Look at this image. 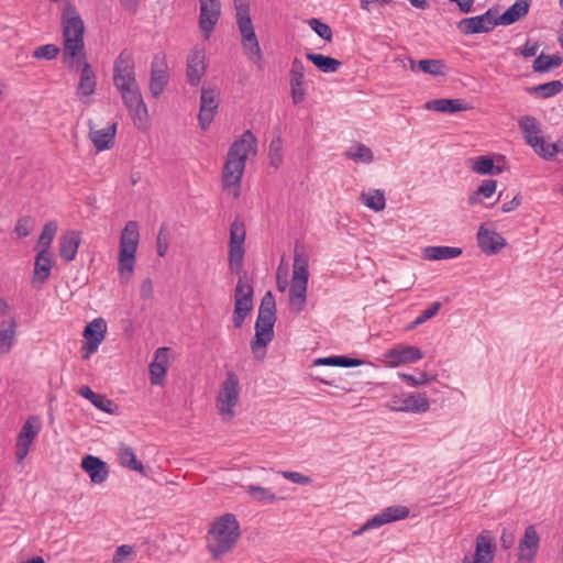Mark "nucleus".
Listing matches in <instances>:
<instances>
[{"label": "nucleus", "mask_w": 563, "mask_h": 563, "mask_svg": "<svg viewBox=\"0 0 563 563\" xmlns=\"http://www.w3.org/2000/svg\"><path fill=\"white\" fill-rule=\"evenodd\" d=\"M63 24V63L74 70L81 65L80 80L77 91L84 96H91L97 86L96 74L90 64L86 62L85 24L76 8L68 4L62 15Z\"/></svg>", "instance_id": "nucleus-1"}, {"label": "nucleus", "mask_w": 563, "mask_h": 563, "mask_svg": "<svg viewBox=\"0 0 563 563\" xmlns=\"http://www.w3.org/2000/svg\"><path fill=\"white\" fill-rule=\"evenodd\" d=\"M256 146L257 140L250 130L232 143L222 172V184L225 189L240 187L246 158L249 154L256 153Z\"/></svg>", "instance_id": "nucleus-2"}, {"label": "nucleus", "mask_w": 563, "mask_h": 563, "mask_svg": "<svg viewBox=\"0 0 563 563\" xmlns=\"http://www.w3.org/2000/svg\"><path fill=\"white\" fill-rule=\"evenodd\" d=\"M240 538V525L232 514L216 518L208 530L207 549L212 559L218 560L230 552Z\"/></svg>", "instance_id": "nucleus-3"}, {"label": "nucleus", "mask_w": 563, "mask_h": 563, "mask_svg": "<svg viewBox=\"0 0 563 563\" xmlns=\"http://www.w3.org/2000/svg\"><path fill=\"white\" fill-rule=\"evenodd\" d=\"M276 322V301L272 291H267L258 308L255 322V336L251 341V350L256 358H263L265 352L258 355V350L265 349L274 339V324Z\"/></svg>", "instance_id": "nucleus-4"}, {"label": "nucleus", "mask_w": 563, "mask_h": 563, "mask_svg": "<svg viewBox=\"0 0 563 563\" xmlns=\"http://www.w3.org/2000/svg\"><path fill=\"white\" fill-rule=\"evenodd\" d=\"M139 240V223L128 221L121 231L119 244L118 269L122 283H128L133 274Z\"/></svg>", "instance_id": "nucleus-5"}, {"label": "nucleus", "mask_w": 563, "mask_h": 563, "mask_svg": "<svg viewBox=\"0 0 563 563\" xmlns=\"http://www.w3.org/2000/svg\"><path fill=\"white\" fill-rule=\"evenodd\" d=\"M234 8L236 10V24L241 33V42L245 54L253 62H260L263 58V54L250 15V5L245 0H234Z\"/></svg>", "instance_id": "nucleus-6"}, {"label": "nucleus", "mask_w": 563, "mask_h": 563, "mask_svg": "<svg viewBox=\"0 0 563 563\" xmlns=\"http://www.w3.org/2000/svg\"><path fill=\"white\" fill-rule=\"evenodd\" d=\"M518 126L522 136L528 145L544 159H552L555 156V145H547V142L542 136H539L541 132L540 122L531 115H523L518 121Z\"/></svg>", "instance_id": "nucleus-7"}, {"label": "nucleus", "mask_w": 563, "mask_h": 563, "mask_svg": "<svg viewBox=\"0 0 563 563\" xmlns=\"http://www.w3.org/2000/svg\"><path fill=\"white\" fill-rule=\"evenodd\" d=\"M240 398V383L236 374L232 371L227 372L225 379L221 384L218 397L217 408L223 420H231L234 416L233 408L238 405Z\"/></svg>", "instance_id": "nucleus-8"}, {"label": "nucleus", "mask_w": 563, "mask_h": 563, "mask_svg": "<svg viewBox=\"0 0 563 563\" xmlns=\"http://www.w3.org/2000/svg\"><path fill=\"white\" fill-rule=\"evenodd\" d=\"M115 88L119 90L122 101L133 121H145L148 115L147 108L143 100L137 81Z\"/></svg>", "instance_id": "nucleus-9"}, {"label": "nucleus", "mask_w": 563, "mask_h": 563, "mask_svg": "<svg viewBox=\"0 0 563 563\" xmlns=\"http://www.w3.org/2000/svg\"><path fill=\"white\" fill-rule=\"evenodd\" d=\"M41 431V420L37 416H30L22 426L15 442V459L23 464L30 448Z\"/></svg>", "instance_id": "nucleus-10"}, {"label": "nucleus", "mask_w": 563, "mask_h": 563, "mask_svg": "<svg viewBox=\"0 0 563 563\" xmlns=\"http://www.w3.org/2000/svg\"><path fill=\"white\" fill-rule=\"evenodd\" d=\"M496 11L488 9L484 14L464 18L456 24L457 30L464 35L488 33L499 25Z\"/></svg>", "instance_id": "nucleus-11"}, {"label": "nucleus", "mask_w": 563, "mask_h": 563, "mask_svg": "<svg viewBox=\"0 0 563 563\" xmlns=\"http://www.w3.org/2000/svg\"><path fill=\"white\" fill-rule=\"evenodd\" d=\"M219 91L214 87L201 88L200 109L198 114L199 126L201 130H207L214 119L219 108Z\"/></svg>", "instance_id": "nucleus-12"}, {"label": "nucleus", "mask_w": 563, "mask_h": 563, "mask_svg": "<svg viewBox=\"0 0 563 563\" xmlns=\"http://www.w3.org/2000/svg\"><path fill=\"white\" fill-rule=\"evenodd\" d=\"M135 81L133 55L129 51L123 49L113 63V85L114 87H119Z\"/></svg>", "instance_id": "nucleus-13"}, {"label": "nucleus", "mask_w": 563, "mask_h": 563, "mask_svg": "<svg viewBox=\"0 0 563 563\" xmlns=\"http://www.w3.org/2000/svg\"><path fill=\"white\" fill-rule=\"evenodd\" d=\"M408 516L409 509L405 506L387 507L380 514L368 519L358 530H355L353 536H360L367 530L379 528L393 521L406 519Z\"/></svg>", "instance_id": "nucleus-14"}, {"label": "nucleus", "mask_w": 563, "mask_h": 563, "mask_svg": "<svg viewBox=\"0 0 563 563\" xmlns=\"http://www.w3.org/2000/svg\"><path fill=\"white\" fill-rule=\"evenodd\" d=\"M492 224L482 223L477 231V244L482 252L487 255L499 253L506 245V239L496 232Z\"/></svg>", "instance_id": "nucleus-15"}, {"label": "nucleus", "mask_w": 563, "mask_h": 563, "mask_svg": "<svg viewBox=\"0 0 563 563\" xmlns=\"http://www.w3.org/2000/svg\"><path fill=\"white\" fill-rule=\"evenodd\" d=\"M496 544L490 532L483 530L475 542V553L473 560L470 555H465L462 563H492L495 558Z\"/></svg>", "instance_id": "nucleus-16"}, {"label": "nucleus", "mask_w": 563, "mask_h": 563, "mask_svg": "<svg viewBox=\"0 0 563 563\" xmlns=\"http://www.w3.org/2000/svg\"><path fill=\"white\" fill-rule=\"evenodd\" d=\"M199 27L205 38H209L221 14L219 0H199Z\"/></svg>", "instance_id": "nucleus-17"}, {"label": "nucleus", "mask_w": 563, "mask_h": 563, "mask_svg": "<svg viewBox=\"0 0 563 563\" xmlns=\"http://www.w3.org/2000/svg\"><path fill=\"white\" fill-rule=\"evenodd\" d=\"M168 79L169 75L165 56L157 54L154 56L151 64L150 90L154 98L162 95L168 84Z\"/></svg>", "instance_id": "nucleus-18"}, {"label": "nucleus", "mask_w": 563, "mask_h": 563, "mask_svg": "<svg viewBox=\"0 0 563 563\" xmlns=\"http://www.w3.org/2000/svg\"><path fill=\"white\" fill-rule=\"evenodd\" d=\"M206 53L202 48L195 47L187 56L186 76L190 86H198L206 73Z\"/></svg>", "instance_id": "nucleus-19"}, {"label": "nucleus", "mask_w": 563, "mask_h": 563, "mask_svg": "<svg viewBox=\"0 0 563 563\" xmlns=\"http://www.w3.org/2000/svg\"><path fill=\"white\" fill-rule=\"evenodd\" d=\"M290 95L294 104H299L305 100V65L299 58H294L289 70Z\"/></svg>", "instance_id": "nucleus-20"}, {"label": "nucleus", "mask_w": 563, "mask_h": 563, "mask_svg": "<svg viewBox=\"0 0 563 563\" xmlns=\"http://www.w3.org/2000/svg\"><path fill=\"white\" fill-rule=\"evenodd\" d=\"M423 356L422 351L413 345H397L386 352V358L393 367L415 363Z\"/></svg>", "instance_id": "nucleus-21"}, {"label": "nucleus", "mask_w": 563, "mask_h": 563, "mask_svg": "<svg viewBox=\"0 0 563 563\" xmlns=\"http://www.w3.org/2000/svg\"><path fill=\"white\" fill-rule=\"evenodd\" d=\"M118 123H113L104 129H95L92 122H89V139L98 152L109 150L114 144Z\"/></svg>", "instance_id": "nucleus-22"}, {"label": "nucleus", "mask_w": 563, "mask_h": 563, "mask_svg": "<svg viewBox=\"0 0 563 563\" xmlns=\"http://www.w3.org/2000/svg\"><path fill=\"white\" fill-rule=\"evenodd\" d=\"M80 466L88 473L93 484H102L108 478L109 471L107 463L95 455H86L81 460Z\"/></svg>", "instance_id": "nucleus-23"}, {"label": "nucleus", "mask_w": 563, "mask_h": 563, "mask_svg": "<svg viewBox=\"0 0 563 563\" xmlns=\"http://www.w3.org/2000/svg\"><path fill=\"white\" fill-rule=\"evenodd\" d=\"M81 243V233L77 230H68L59 238V256L65 262L75 260L78 247Z\"/></svg>", "instance_id": "nucleus-24"}, {"label": "nucleus", "mask_w": 563, "mask_h": 563, "mask_svg": "<svg viewBox=\"0 0 563 563\" xmlns=\"http://www.w3.org/2000/svg\"><path fill=\"white\" fill-rule=\"evenodd\" d=\"M107 323L102 318H97L88 323L84 330L89 352H95L104 339Z\"/></svg>", "instance_id": "nucleus-25"}, {"label": "nucleus", "mask_w": 563, "mask_h": 563, "mask_svg": "<svg viewBox=\"0 0 563 563\" xmlns=\"http://www.w3.org/2000/svg\"><path fill=\"white\" fill-rule=\"evenodd\" d=\"M540 537L534 526L526 528L522 539L519 542V559L532 561L537 554Z\"/></svg>", "instance_id": "nucleus-26"}, {"label": "nucleus", "mask_w": 563, "mask_h": 563, "mask_svg": "<svg viewBox=\"0 0 563 563\" xmlns=\"http://www.w3.org/2000/svg\"><path fill=\"white\" fill-rule=\"evenodd\" d=\"M51 269L52 258L49 252H46V250H41L35 257L34 272L32 278L33 286L43 285L49 277Z\"/></svg>", "instance_id": "nucleus-27"}, {"label": "nucleus", "mask_w": 563, "mask_h": 563, "mask_svg": "<svg viewBox=\"0 0 563 563\" xmlns=\"http://www.w3.org/2000/svg\"><path fill=\"white\" fill-rule=\"evenodd\" d=\"M531 0H516L503 14L497 16L499 25H510L521 20L529 12Z\"/></svg>", "instance_id": "nucleus-28"}, {"label": "nucleus", "mask_w": 563, "mask_h": 563, "mask_svg": "<svg viewBox=\"0 0 563 563\" xmlns=\"http://www.w3.org/2000/svg\"><path fill=\"white\" fill-rule=\"evenodd\" d=\"M307 283L291 282L289 288V310L299 314L307 301Z\"/></svg>", "instance_id": "nucleus-29"}, {"label": "nucleus", "mask_w": 563, "mask_h": 563, "mask_svg": "<svg viewBox=\"0 0 563 563\" xmlns=\"http://www.w3.org/2000/svg\"><path fill=\"white\" fill-rule=\"evenodd\" d=\"M429 407L430 404L426 395L410 394L401 399L400 406H390V409L396 411L426 412Z\"/></svg>", "instance_id": "nucleus-30"}, {"label": "nucleus", "mask_w": 563, "mask_h": 563, "mask_svg": "<svg viewBox=\"0 0 563 563\" xmlns=\"http://www.w3.org/2000/svg\"><path fill=\"white\" fill-rule=\"evenodd\" d=\"M16 322L13 318L0 322V356L8 354L15 341Z\"/></svg>", "instance_id": "nucleus-31"}, {"label": "nucleus", "mask_w": 563, "mask_h": 563, "mask_svg": "<svg viewBox=\"0 0 563 563\" xmlns=\"http://www.w3.org/2000/svg\"><path fill=\"white\" fill-rule=\"evenodd\" d=\"M428 110L437 112H460L471 109V107L462 99H433L426 103Z\"/></svg>", "instance_id": "nucleus-32"}, {"label": "nucleus", "mask_w": 563, "mask_h": 563, "mask_svg": "<svg viewBox=\"0 0 563 563\" xmlns=\"http://www.w3.org/2000/svg\"><path fill=\"white\" fill-rule=\"evenodd\" d=\"M254 288L251 283L240 277L234 289V305L241 303V307L253 308Z\"/></svg>", "instance_id": "nucleus-33"}, {"label": "nucleus", "mask_w": 563, "mask_h": 563, "mask_svg": "<svg viewBox=\"0 0 563 563\" xmlns=\"http://www.w3.org/2000/svg\"><path fill=\"white\" fill-rule=\"evenodd\" d=\"M306 57L323 73H335L342 65L339 59L322 54L307 53Z\"/></svg>", "instance_id": "nucleus-34"}, {"label": "nucleus", "mask_w": 563, "mask_h": 563, "mask_svg": "<svg viewBox=\"0 0 563 563\" xmlns=\"http://www.w3.org/2000/svg\"><path fill=\"white\" fill-rule=\"evenodd\" d=\"M461 254L462 249L454 246H428L424 249V257L430 261L455 258Z\"/></svg>", "instance_id": "nucleus-35"}, {"label": "nucleus", "mask_w": 563, "mask_h": 563, "mask_svg": "<svg viewBox=\"0 0 563 563\" xmlns=\"http://www.w3.org/2000/svg\"><path fill=\"white\" fill-rule=\"evenodd\" d=\"M119 460L122 466L139 472L144 476L147 475L145 466L140 461L136 460L135 453L130 446L121 444Z\"/></svg>", "instance_id": "nucleus-36"}, {"label": "nucleus", "mask_w": 563, "mask_h": 563, "mask_svg": "<svg viewBox=\"0 0 563 563\" xmlns=\"http://www.w3.org/2000/svg\"><path fill=\"white\" fill-rule=\"evenodd\" d=\"M360 199L367 208L376 212L383 211L386 207L385 194L380 189L362 192Z\"/></svg>", "instance_id": "nucleus-37"}, {"label": "nucleus", "mask_w": 563, "mask_h": 563, "mask_svg": "<svg viewBox=\"0 0 563 563\" xmlns=\"http://www.w3.org/2000/svg\"><path fill=\"white\" fill-rule=\"evenodd\" d=\"M471 169L478 175H499L503 172L499 166H495L492 157L485 155L476 157Z\"/></svg>", "instance_id": "nucleus-38"}, {"label": "nucleus", "mask_w": 563, "mask_h": 563, "mask_svg": "<svg viewBox=\"0 0 563 563\" xmlns=\"http://www.w3.org/2000/svg\"><path fill=\"white\" fill-rule=\"evenodd\" d=\"M563 63L562 57L559 55H545L541 53L532 64V69L536 73H547L552 68L561 66Z\"/></svg>", "instance_id": "nucleus-39"}, {"label": "nucleus", "mask_w": 563, "mask_h": 563, "mask_svg": "<svg viewBox=\"0 0 563 563\" xmlns=\"http://www.w3.org/2000/svg\"><path fill=\"white\" fill-rule=\"evenodd\" d=\"M563 90V82L561 80H552L530 88L528 91L539 98H551Z\"/></svg>", "instance_id": "nucleus-40"}, {"label": "nucleus", "mask_w": 563, "mask_h": 563, "mask_svg": "<svg viewBox=\"0 0 563 563\" xmlns=\"http://www.w3.org/2000/svg\"><path fill=\"white\" fill-rule=\"evenodd\" d=\"M497 188V181L494 179H486L478 186V188L468 196V205L474 206L481 201V198H489L493 196Z\"/></svg>", "instance_id": "nucleus-41"}, {"label": "nucleus", "mask_w": 563, "mask_h": 563, "mask_svg": "<svg viewBox=\"0 0 563 563\" xmlns=\"http://www.w3.org/2000/svg\"><path fill=\"white\" fill-rule=\"evenodd\" d=\"M421 71L432 76H444L446 66L441 59H421L418 63Z\"/></svg>", "instance_id": "nucleus-42"}, {"label": "nucleus", "mask_w": 563, "mask_h": 563, "mask_svg": "<svg viewBox=\"0 0 563 563\" xmlns=\"http://www.w3.org/2000/svg\"><path fill=\"white\" fill-rule=\"evenodd\" d=\"M56 232L57 223L55 221H48L45 223L37 241V245L41 247V250H46V252H48Z\"/></svg>", "instance_id": "nucleus-43"}, {"label": "nucleus", "mask_w": 563, "mask_h": 563, "mask_svg": "<svg viewBox=\"0 0 563 563\" xmlns=\"http://www.w3.org/2000/svg\"><path fill=\"white\" fill-rule=\"evenodd\" d=\"M244 246L229 245V266L233 273L240 274L243 269Z\"/></svg>", "instance_id": "nucleus-44"}, {"label": "nucleus", "mask_w": 563, "mask_h": 563, "mask_svg": "<svg viewBox=\"0 0 563 563\" xmlns=\"http://www.w3.org/2000/svg\"><path fill=\"white\" fill-rule=\"evenodd\" d=\"M345 156L357 163H372L374 159L373 152L369 147L364 144H356L355 151H347Z\"/></svg>", "instance_id": "nucleus-45"}, {"label": "nucleus", "mask_w": 563, "mask_h": 563, "mask_svg": "<svg viewBox=\"0 0 563 563\" xmlns=\"http://www.w3.org/2000/svg\"><path fill=\"white\" fill-rule=\"evenodd\" d=\"M245 236H246V231H245L244 223L241 220L235 219L230 225V243H229V245L244 246Z\"/></svg>", "instance_id": "nucleus-46"}, {"label": "nucleus", "mask_w": 563, "mask_h": 563, "mask_svg": "<svg viewBox=\"0 0 563 563\" xmlns=\"http://www.w3.org/2000/svg\"><path fill=\"white\" fill-rule=\"evenodd\" d=\"M271 166L278 168L283 163V141L280 136L272 140L268 150Z\"/></svg>", "instance_id": "nucleus-47"}, {"label": "nucleus", "mask_w": 563, "mask_h": 563, "mask_svg": "<svg viewBox=\"0 0 563 563\" xmlns=\"http://www.w3.org/2000/svg\"><path fill=\"white\" fill-rule=\"evenodd\" d=\"M249 495L256 501H275L277 500V497L275 494L271 493L269 489L256 486V485H250L247 487Z\"/></svg>", "instance_id": "nucleus-48"}, {"label": "nucleus", "mask_w": 563, "mask_h": 563, "mask_svg": "<svg viewBox=\"0 0 563 563\" xmlns=\"http://www.w3.org/2000/svg\"><path fill=\"white\" fill-rule=\"evenodd\" d=\"M59 54V47L55 44H45L34 49L33 57L37 59L52 60Z\"/></svg>", "instance_id": "nucleus-49"}, {"label": "nucleus", "mask_w": 563, "mask_h": 563, "mask_svg": "<svg viewBox=\"0 0 563 563\" xmlns=\"http://www.w3.org/2000/svg\"><path fill=\"white\" fill-rule=\"evenodd\" d=\"M309 26L324 41L331 42L332 41V31L331 27L323 23L321 20L317 18H311L308 21Z\"/></svg>", "instance_id": "nucleus-50"}, {"label": "nucleus", "mask_w": 563, "mask_h": 563, "mask_svg": "<svg viewBox=\"0 0 563 563\" xmlns=\"http://www.w3.org/2000/svg\"><path fill=\"white\" fill-rule=\"evenodd\" d=\"M92 405L106 413H114L118 410V405L102 394L92 399Z\"/></svg>", "instance_id": "nucleus-51"}, {"label": "nucleus", "mask_w": 563, "mask_h": 563, "mask_svg": "<svg viewBox=\"0 0 563 563\" xmlns=\"http://www.w3.org/2000/svg\"><path fill=\"white\" fill-rule=\"evenodd\" d=\"M152 385H162L167 372V367L159 363L152 362L148 366Z\"/></svg>", "instance_id": "nucleus-52"}, {"label": "nucleus", "mask_w": 563, "mask_h": 563, "mask_svg": "<svg viewBox=\"0 0 563 563\" xmlns=\"http://www.w3.org/2000/svg\"><path fill=\"white\" fill-rule=\"evenodd\" d=\"M440 308H441V303L440 302H433L429 308L423 310L420 313V316H418L412 321V323L410 324V329H413V328L424 323L427 320L431 319L432 317H434L439 312Z\"/></svg>", "instance_id": "nucleus-53"}, {"label": "nucleus", "mask_w": 563, "mask_h": 563, "mask_svg": "<svg viewBox=\"0 0 563 563\" xmlns=\"http://www.w3.org/2000/svg\"><path fill=\"white\" fill-rule=\"evenodd\" d=\"M309 267V256L305 250V246L300 244L298 241L295 243L294 247V265L292 267Z\"/></svg>", "instance_id": "nucleus-54"}, {"label": "nucleus", "mask_w": 563, "mask_h": 563, "mask_svg": "<svg viewBox=\"0 0 563 563\" xmlns=\"http://www.w3.org/2000/svg\"><path fill=\"white\" fill-rule=\"evenodd\" d=\"M168 250V233L166 227L163 224L156 236V251L157 255L164 257Z\"/></svg>", "instance_id": "nucleus-55"}, {"label": "nucleus", "mask_w": 563, "mask_h": 563, "mask_svg": "<svg viewBox=\"0 0 563 563\" xmlns=\"http://www.w3.org/2000/svg\"><path fill=\"white\" fill-rule=\"evenodd\" d=\"M34 227V221L31 217H24L18 220L14 231L15 233L25 238L30 235Z\"/></svg>", "instance_id": "nucleus-56"}, {"label": "nucleus", "mask_w": 563, "mask_h": 563, "mask_svg": "<svg viewBox=\"0 0 563 563\" xmlns=\"http://www.w3.org/2000/svg\"><path fill=\"white\" fill-rule=\"evenodd\" d=\"M253 308L247 307H241V303L239 302L238 306L234 305V311L232 316V323L235 329H240L245 321L247 314L252 311Z\"/></svg>", "instance_id": "nucleus-57"}, {"label": "nucleus", "mask_w": 563, "mask_h": 563, "mask_svg": "<svg viewBox=\"0 0 563 563\" xmlns=\"http://www.w3.org/2000/svg\"><path fill=\"white\" fill-rule=\"evenodd\" d=\"M280 474L284 478L299 485H309L312 482L309 476L298 472L284 471Z\"/></svg>", "instance_id": "nucleus-58"}, {"label": "nucleus", "mask_w": 563, "mask_h": 563, "mask_svg": "<svg viewBox=\"0 0 563 563\" xmlns=\"http://www.w3.org/2000/svg\"><path fill=\"white\" fill-rule=\"evenodd\" d=\"M400 376L405 382H407L410 386H413V387H416L418 385H424L430 382L427 373H424V372L419 373V377H416L410 374H401Z\"/></svg>", "instance_id": "nucleus-59"}, {"label": "nucleus", "mask_w": 563, "mask_h": 563, "mask_svg": "<svg viewBox=\"0 0 563 563\" xmlns=\"http://www.w3.org/2000/svg\"><path fill=\"white\" fill-rule=\"evenodd\" d=\"M335 366L340 367H356L364 363L360 358H353L345 355L335 356Z\"/></svg>", "instance_id": "nucleus-60"}, {"label": "nucleus", "mask_w": 563, "mask_h": 563, "mask_svg": "<svg viewBox=\"0 0 563 563\" xmlns=\"http://www.w3.org/2000/svg\"><path fill=\"white\" fill-rule=\"evenodd\" d=\"M539 47H540V45L538 42H531L530 40H528L525 43L523 47L520 49L519 54L526 58L532 57V56H536Z\"/></svg>", "instance_id": "nucleus-61"}, {"label": "nucleus", "mask_w": 563, "mask_h": 563, "mask_svg": "<svg viewBox=\"0 0 563 563\" xmlns=\"http://www.w3.org/2000/svg\"><path fill=\"white\" fill-rule=\"evenodd\" d=\"M309 278L308 267H292V278L291 282L307 283Z\"/></svg>", "instance_id": "nucleus-62"}, {"label": "nucleus", "mask_w": 563, "mask_h": 563, "mask_svg": "<svg viewBox=\"0 0 563 563\" xmlns=\"http://www.w3.org/2000/svg\"><path fill=\"white\" fill-rule=\"evenodd\" d=\"M168 347H159L156 350L154 360L152 362L159 363L161 365H164L165 367L168 366Z\"/></svg>", "instance_id": "nucleus-63"}, {"label": "nucleus", "mask_w": 563, "mask_h": 563, "mask_svg": "<svg viewBox=\"0 0 563 563\" xmlns=\"http://www.w3.org/2000/svg\"><path fill=\"white\" fill-rule=\"evenodd\" d=\"M140 295L144 299H148L153 295V284L150 278H146L142 282L140 286Z\"/></svg>", "instance_id": "nucleus-64"}]
</instances>
